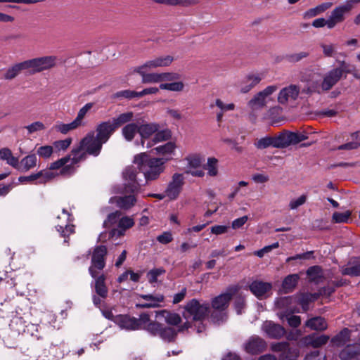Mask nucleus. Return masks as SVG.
<instances>
[{
	"label": "nucleus",
	"instance_id": "17",
	"mask_svg": "<svg viewBox=\"0 0 360 360\" xmlns=\"http://www.w3.org/2000/svg\"><path fill=\"white\" fill-rule=\"evenodd\" d=\"M262 330L270 338L280 339L285 334V328L271 321H266L262 325Z\"/></svg>",
	"mask_w": 360,
	"mask_h": 360
},
{
	"label": "nucleus",
	"instance_id": "2",
	"mask_svg": "<svg viewBox=\"0 0 360 360\" xmlns=\"http://www.w3.org/2000/svg\"><path fill=\"white\" fill-rule=\"evenodd\" d=\"M103 145L95 136L94 131H89L80 140L79 145L72 149L73 162L79 163L85 160L88 155L94 157L98 156Z\"/></svg>",
	"mask_w": 360,
	"mask_h": 360
},
{
	"label": "nucleus",
	"instance_id": "15",
	"mask_svg": "<svg viewBox=\"0 0 360 360\" xmlns=\"http://www.w3.org/2000/svg\"><path fill=\"white\" fill-rule=\"evenodd\" d=\"M140 298L144 300L145 302L136 304L137 309L157 308L161 307V303L164 302L165 297L162 294H141L139 295Z\"/></svg>",
	"mask_w": 360,
	"mask_h": 360
},
{
	"label": "nucleus",
	"instance_id": "19",
	"mask_svg": "<svg viewBox=\"0 0 360 360\" xmlns=\"http://www.w3.org/2000/svg\"><path fill=\"white\" fill-rule=\"evenodd\" d=\"M160 129V126L156 122L144 123L139 125V135L141 136V143L143 148H146L147 141L155 133Z\"/></svg>",
	"mask_w": 360,
	"mask_h": 360
},
{
	"label": "nucleus",
	"instance_id": "9",
	"mask_svg": "<svg viewBox=\"0 0 360 360\" xmlns=\"http://www.w3.org/2000/svg\"><path fill=\"white\" fill-rule=\"evenodd\" d=\"M360 2V0H347L345 4L335 7L328 18L329 25L334 28L338 24L342 22L345 15L348 13L354 5Z\"/></svg>",
	"mask_w": 360,
	"mask_h": 360
},
{
	"label": "nucleus",
	"instance_id": "54",
	"mask_svg": "<svg viewBox=\"0 0 360 360\" xmlns=\"http://www.w3.org/2000/svg\"><path fill=\"white\" fill-rule=\"evenodd\" d=\"M280 318L282 320L285 319L289 326L293 328L298 327L301 323V318L299 316L281 314Z\"/></svg>",
	"mask_w": 360,
	"mask_h": 360
},
{
	"label": "nucleus",
	"instance_id": "36",
	"mask_svg": "<svg viewBox=\"0 0 360 360\" xmlns=\"http://www.w3.org/2000/svg\"><path fill=\"white\" fill-rule=\"evenodd\" d=\"M305 326L314 330H324L328 325L324 318L316 316L307 320Z\"/></svg>",
	"mask_w": 360,
	"mask_h": 360
},
{
	"label": "nucleus",
	"instance_id": "26",
	"mask_svg": "<svg viewBox=\"0 0 360 360\" xmlns=\"http://www.w3.org/2000/svg\"><path fill=\"white\" fill-rule=\"evenodd\" d=\"M135 317H131L129 315L119 314L116 315L115 323L120 328L127 330H136Z\"/></svg>",
	"mask_w": 360,
	"mask_h": 360
},
{
	"label": "nucleus",
	"instance_id": "57",
	"mask_svg": "<svg viewBox=\"0 0 360 360\" xmlns=\"http://www.w3.org/2000/svg\"><path fill=\"white\" fill-rule=\"evenodd\" d=\"M53 153V147L51 146H43L37 150V155L43 158H49Z\"/></svg>",
	"mask_w": 360,
	"mask_h": 360
},
{
	"label": "nucleus",
	"instance_id": "14",
	"mask_svg": "<svg viewBox=\"0 0 360 360\" xmlns=\"http://www.w3.org/2000/svg\"><path fill=\"white\" fill-rule=\"evenodd\" d=\"M184 184V176L182 174L175 173L172 177L166 190V195L170 200H175L180 194Z\"/></svg>",
	"mask_w": 360,
	"mask_h": 360
},
{
	"label": "nucleus",
	"instance_id": "22",
	"mask_svg": "<svg viewBox=\"0 0 360 360\" xmlns=\"http://www.w3.org/2000/svg\"><path fill=\"white\" fill-rule=\"evenodd\" d=\"M173 60L174 58L171 56H160L147 60L146 63H144L139 67L151 70L158 68L167 67L172 63Z\"/></svg>",
	"mask_w": 360,
	"mask_h": 360
},
{
	"label": "nucleus",
	"instance_id": "52",
	"mask_svg": "<svg viewBox=\"0 0 360 360\" xmlns=\"http://www.w3.org/2000/svg\"><path fill=\"white\" fill-rule=\"evenodd\" d=\"M165 273V270L162 268L153 269L147 274V278L150 283L158 282V278Z\"/></svg>",
	"mask_w": 360,
	"mask_h": 360
},
{
	"label": "nucleus",
	"instance_id": "1",
	"mask_svg": "<svg viewBox=\"0 0 360 360\" xmlns=\"http://www.w3.org/2000/svg\"><path fill=\"white\" fill-rule=\"evenodd\" d=\"M169 158H149L146 153H141L135 155L134 163L137 165L147 181H154L159 178L165 170V164Z\"/></svg>",
	"mask_w": 360,
	"mask_h": 360
},
{
	"label": "nucleus",
	"instance_id": "20",
	"mask_svg": "<svg viewBox=\"0 0 360 360\" xmlns=\"http://www.w3.org/2000/svg\"><path fill=\"white\" fill-rule=\"evenodd\" d=\"M342 77V70L339 68H333L328 71L323 78L321 88L323 91H328L335 86Z\"/></svg>",
	"mask_w": 360,
	"mask_h": 360
},
{
	"label": "nucleus",
	"instance_id": "56",
	"mask_svg": "<svg viewBox=\"0 0 360 360\" xmlns=\"http://www.w3.org/2000/svg\"><path fill=\"white\" fill-rule=\"evenodd\" d=\"M25 128L27 129L28 134H31L37 131L44 130L46 127L42 122L36 121L27 126H25Z\"/></svg>",
	"mask_w": 360,
	"mask_h": 360
},
{
	"label": "nucleus",
	"instance_id": "24",
	"mask_svg": "<svg viewBox=\"0 0 360 360\" xmlns=\"http://www.w3.org/2000/svg\"><path fill=\"white\" fill-rule=\"evenodd\" d=\"M249 288L253 295L257 298H262L271 289L272 285L270 283L255 281L251 283Z\"/></svg>",
	"mask_w": 360,
	"mask_h": 360
},
{
	"label": "nucleus",
	"instance_id": "12",
	"mask_svg": "<svg viewBox=\"0 0 360 360\" xmlns=\"http://www.w3.org/2000/svg\"><path fill=\"white\" fill-rule=\"evenodd\" d=\"M73 155L72 151L70 153L52 163L49 166L50 170L58 169L61 168L60 174L62 175H71L75 173V165L78 163L73 162Z\"/></svg>",
	"mask_w": 360,
	"mask_h": 360
},
{
	"label": "nucleus",
	"instance_id": "18",
	"mask_svg": "<svg viewBox=\"0 0 360 360\" xmlns=\"http://www.w3.org/2000/svg\"><path fill=\"white\" fill-rule=\"evenodd\" d=\"M61 218H63L64 221L57 224L56 229L63 237L68 238L70 234L75 232L74 225L70 224V222L72 221V219L71 214L65 209L63 210L61 216H58V219Z\"/></svg>",
	"mask_w": 360,
	"mask_h": 360
},
{
	"label": "nucleus",
	"instance_id": "46",
	"mask_svg": "<svg viewBox=\"0 0 360 360\" xmlns=\"http://www.w3.org/2000/svg\"><path fill=\"white\" fill-rule=\"evenodd\" d=\"M177 332L170 327H162L159 336L166 342H172L176 338Z\"/></svg>",
	"mask_w": 360,
	"mask_h": 360
},
{
	"label": "nucleus",
	"instance_id": "43",
	"mask_svg": "<svg viewBox=\"0 0 360 360\" xmlns=\"http://www.w3.org/2000/svg\"><path fill=\"white\" fill-rule=\"evenodd\" d=\"M185 87L184 83L181 81H173L172 82H165L160 84V89L167 90L174 92H181Z\"/></svg>",
	"mask_w": 360,
	"mask_h": 360
},
{
	"label": "nucleus",
	"instance_id": "61",
	"mask_svg": "<svg viewBox=\"0 0 360 360\" xmlns=\"http://www.w3.org/2000/svg\"><path fill=\"white\" fill-rule=\"evenodd\" d=\"M114 98H125L127 99H131L135 97H138V91L131 90H123L115 93L113 96Z\"/></svg>",
	"mask_w": 360,
	"mask_h": 360
},
{
	"label": "nucleus",
	"instance_id": "4",
	"mask_svg": "<svg viewBox=\"0 0 360 360\" xmlns=\"http://www.w3.org/2000/svg\"><path fill=\"white\" fill-rule=\"evenodd\" d=\"M209 310V303H200L198 300L192 299L184 306V316L186 319L202 321L207 316Z\"/></svg>",
	"mask_w": 360,
	"mask_h": 360
},
{
	"label": "nucleus",
	"instance_id": "40",
	"mask_svg": "<svg viewBox=\"0 0 360 360\" xmlns=\"http://www.w3.org/2000/svg\"><path fill=\"white\" fill-rule=\"evenodd\" d=\"M139 134V126L136 123H128L122 129V134L127 141H131L136 134Z\"/></svg>",
	"mask_w": 360,
	"mask_h": 360
},
{
	"label": "nucleus",
	"instance_id": "60",
	"mask_svg": "<svg viewBox=\"0 0 360 360\" xmlns=\"http://www.w3.org/2000/svg\"><path fill=\"white\" fill-rule=\"evenodd\" d=\"M162 326L156 321H150L149 324L146 327V330L153 335H159Z\"/></svg>",
	"mask_w": 360,
	"mask_h": 360
},
{
	"label": "nucleus",
	"instance_id": "48",
	"mask_svg": "<svg viewBox=\"0 0 360 360\" xmlns=\"http://www.w3.org/2000/svg\"><path fill=\"white\" fill-rule=\"evenodd\" d=\"M218 160L214 158H209L206 165H205V169L207 170V174L210 176H215L218 174L217 168Z\"/></svg>",
	"mask_w": 360,
	"mask_h": 360
},
{
	"label": "nucleus",
	"instance_id": "37",
	"mask_svg": "<svg viewBox=\"0 0 360 360\" xmlns=\"http://www.w3.org/2000/svg\"><path fill=\"white\" fill-rule=\"evenodd\" d=\"M351 330L347 328L342 329L338 335L333 337L331 342L333 345L337 347H342L345 345L351 337Z\"/></svg>",
	"mask_w": 360,
	"mask_h": 360
},
{
	"label": "nucleus",
	"instance_id": "50",
	"mask_svg": "<svg viewBox=\"0 0 360 360\" xmlns=\"http://www.w3.org/2000/svg\"><path fill=\"white\" fill-rule=\"evenodd\" d=\"M309 56L307 51H300L299 53H290L285 56V59L288 62L291 63H296Z\"/></svg>",
	"mask_w": 360,
	"mask_h": 360
},
{
	"label": "nucleus",
	"instance_id": "64",
	"mask_svg": "<svg viewBox=\"0 0 360 360\" xmlns=\"http://www.w3.org/2000/svg\"><path fill=\"white\" fill-rule=\"evenodd\" d=\"M121 212L119 211H116L115 212H112L108 214L107 219L103 222V226L105 227H110L111 225L115 224L117 219L120 217Z\"/></svg>",
	"mask_w": 360,
	"mask_h": 360
},
{
	"label": "nucleus",
	"instance_id": "63",
	"mask_svg": "<svg viewBox=\"0 0 360 360\" xmlns=\"http://www.w3.org/2000/svg\"><path fill=\"white\" fill-rule=\"evenodd\" d=\"M320 46L326 57H332L336 53V46L333 44H321Z\"/></svg>",
	"mask_w": 360,
	"mask_h": 360
},
{
	"label": "nucleus",
	"instance_id": "35",
	"mask_svg": "<svg viewBox=\"0 0 360 360\" xmlns=\"http://www.w3.org/2000/svg\"><path fill=\"white\" fill-rule=\"evenodd\" d=\"M333 6L331 2H326L316 6L314 8L307 10L304 13V18L309 19L324 13Z\"/></svg>",
	"mask_w": 360,
	"mask_h": 360
},
{
	"label": "nucleus",
	"instance_id": "23",
	"mask_svg": "<svg viewBox=\"0 0 360 360\" xmlns=\"http://www.w3.org/2000/svg\"><path fill=\"white\" fill-rule=\"evenodd\" d=\"M150 70L146 69L139 66L134 69V72L141 75V82L143 84L161 83L160 73H148V72Z\"/></svg>",
	"mask_w": 360,
	"mask_h": 360
},
{
	"label": "nucleus",
	"instance_id": "11",
	"mask_svg": "<svg viewBox=\"0 0 360 360\" xmlns=\"http://www.w3.org/2000/svg\"><path fill=\"white\" fill-rule=\"evenodd\" d=\"M122 192L125 195L111 197L109 199V203L115 204L121 210H129L136 204L138 201L136 196L139 193L126 192L124 188H123Z\"/></svg>",
	"mask_w": 360,
	"mask_h": 360
},
{
	"label": "nucleus",
	"instance_id": "45",
	"mask_svg": "<svg viewBox=\"0 0 360 360\" xmlns=\"http://www.w3.org/2000/svg\"><path fill=\"white\" fill-rule=\"evenodd\" d=\"M176 146L173 142H167V143L159 146L154 148L157 154L162 155H171L174 153Z\"/></svg>",
	"mask_w": 360,
	"mask_h": 360
},
{
	"label": "nucleus",
	"instance_id": "58",
	"mask_svg": "<svg viewBox=\"0 0 360 360\" xmlns=\"http://www.w3.org/2000/svg\"><path fill=\"white\" fill-rule=\"evenodd\" d=\"M307 201V195H302L297 198H293L290 200L289 202V208L290 210H294L297 209L299 207L303 205Z\"/></svg>",
	"mask_w": 360,
	"mask_h": 360
},
{
	"label": "nucleus",
	"instance_id": "5",
	"mask_svg": "<svg viewBox=\"0 0 360 360\" xmlns=\"http://www.w3.org/2000/svg\"><path fill=\"white\" fill-rule=\"evenodd\" d=\"M278 90L276 85L266 86L262 91L256 94L248 103V107L252 112H255L265 108L268 103L272 101L271 96Z\"/></svg>",
	"mask_w": 360,
	"mask_h": 360
},
{
	"label": "nucleus",
	"instance_id": "27",
	"mask_svg": "<svg viewBox=\"0 0 360 360\" xmlns=\"http://www.w3.org/2000/svg\"><path fill=\"white\" fill-rule=\"evenodd\" d=\"M329 340V336L326 335H309L305 336L302 342L304 345H311L314 348L319 347L322 345H326Z\"/></svg>",
	"mask_w": 360,
	"mask_h": 360
},
{
	"label": "nucleus",
	"instance_id": "16",
	"mask_svg": "<svg viewBox=\"0 0 360 360\" xmlns=\"http://www.w3.org/2000/svg\"><path fill=\"white\" fill-rule=\"evenodd\" d=\"M266 347V342L264 339L257 336H251L244 344V349L251 354H257L262 352Z\"/></svg>",
	"mask_w": 360,
	"mask_h": 360
},
{
	"label": "nucleus",
	"instance_id": "33",
	"mask_svg": "<svg viewBox=\"0 0 360 360\" xmlns=\"http://www.w3.org/2000/svg\"><path fill=\"white\" fill-rule=\"evenodd\" d=\"M23 70L27 71V67L25 60L16 63L8 68L4 75V78L6 80H11L15 78Z\"/></svg>",
	"mask_w": 360,
	"mask_h": 360
},
{
	"label": "nucleus",
	"instance_id": "8",
	"mask_svg": "<svg viewBox=\"0 0 360 360\" xmlns=\"http://www.w3.org/2000/svg\"><path fill=\"white\" fill-rule=\"evenodd\" d=\"M274 145L276 148H285L290 145H295L300 143L302 141L307 139V136L297 132H292L289 131H285L278 136H274Z\"/></svg>",
	"mask_w": 360,
	"mask_h": 360
},
{
	"label": "nucleus",
	"instance_id": "51",
	"mask_svg": "<svg viewBox=\"0 0 360 360\" xmlns=\"http://www.w3.org/2000/svg\"><path fill=\"white\" fill-rule=\"evenodd\" d=\"M255 146L259 149H264L269 146L275 148L274 138L270 136L262 138L255 143Z\"/></svg>",
	"mask_w": 360,
	"mask_h": 360
},
{
	"label": "nucleus",
	"instance_id": "32",
	"mask_svg": "<svg viewBox=\"0 0 360 360\" xmlns=\"http://www.w3.org/2000/svg\"><path fill=\"white\" fill-rule=\"evenodd\" d=\"M94 281L95 291L98 295L102 298H105L108 296V288L105 285V276L103 274L98 273Z\"/></svg>",
	"mask_w": 360,
	"mask_h": 360
},
{
	"label": "nucleus",
	"instance_id": "30",
	"mask_svg": "<svg viewBox=\"0 0 360 360\" xmlns=\"http://www.w3.org/2000/svg\"><path fill=\"white\" fill-rule=\"evenodd\" d=\"M156 317L157 318H160V317L164 318L165 322L167 324L172 325V326H176V325L179 324L181 321V318L178 314L171 312L166 309L156 311Z\"/></svg>",
	"mask_w": 360,
	"mask_h": 360
},
{
	"label": "nucleus",
	"instance_id": "47",
	"mask_svg": "<svg viewBox=\"0 0 360 360\" xmlns=\"http://www.w3.org/2000/svg\"><path fill=\"white\" fill-rule=\"evenodd\" d=\"M154 2L160 4L167 6H189L192 5L194 1L192 0H153Z\"/></svg>",
	"mask_w": 360,
	"mask_h": 360
},
{
	"label": "nucleus",
	"instance_id": "28",
	"mask_svg": "<svg viewBox=\"0 0 360 360\" xmlns=\"http://www.w3.org/2000/svg\"><path fill=\"white\" fill-rule=\"evenodd\" d=\"M171 137L172 132L169 129H159L158 131L155 133L152 139L150 141H147L146 148H150L158 143L168 141L169 139H171Z\"/></svg>",
	"mask_w": 360,
	"mask_h": 360
},
{
	"label": "nucleus",
	"instance_id": "29",
	"mask_svg": "<svg viewBox=\"0 0 360 360\" xmlns=\"http://www.w3.org/2000/svg\"><path fill=\"white\" fill-rule=\"evenodd\" d=\"M37 158L35 154L28 155L24 157L20 162L18 161V167L15 169L21 172H26L37 166Z\"/></svg>",
	"mask_w": 360,
	"mask_h": 360
},
{
	"label": "nucleus",
	"instance_id": "49",
	"mask_svg": "<svg viewBox=\"0 0 360 360\" xmlns=\"http://www.w3.org/2000/svg\"><path fill=\"white\" fill-rule=\"evenodd\" d=\"M136 330H145L146 327L149 324L150 319V316L147 313H142L140 314L139 318H135Z\"/></svg>",
	"mask_w": 360,
	"mask_h": 360
},
{
	"label": "nucleus",
	"instance_id": "13",
	"mask_svg": "<svg viewBox=\"0 0 360 360\" xmlns=\"http://www.w3.org/2000/svg\"><path fill=\"white\" fill-rule=\"evenodd\" d=\"M300 93V87L296 84H290L281 89L278 94V102L281 105H286L289 102L297 99Z\"/></svg>",
	"mask_w": 360,
	"mask_h": 360
},
{
	"label": "nucleus",
	"instance_id": "62",
	"mask_svg": "<svg viewBox=\"0 0 360 360\" xmlns=\"http://www.w3.org/2000/svg\"><path fill=\"white\" fill-rule=\"evenodd\" d=\"M180 78V75L176 72H161L160 73V81L161 83L164 82H172L173 81L178 80Z\"/></svg>",
	"mask_w": 360,
	"mask_h": 360
},
{
	"label": "nucleus",
	"instance_id": "10",
	"mask_svg": "<svg viewBox=\"0 0 360 360\" xmlns=\"http://www.w3.org/2000/svg\"><path fill=\"white\" fill-rule=\"evenodd\" d=\"M139 171V168L133 165L128 166L123 170L122 177L124 180V188L126 192L140 193L141 185L136 179Z\"/></svg>",
	"mask_w": 360,
	"mask_h": 360
},
{
	"label": "nucleus",
	"instance_id": "25",
	"mask_svg": "<svg viewBox=\"0 0 360 360\" xmlns=\"http://www.w3.org/2000/svg\"><path fill=\"white\" fill-rule=\"evenodd\" d=\"M341 273L352 277L360 276V257L352 258L346 266L342 267Z\"/></svg>",
	"mask_w": 360,
	"mask_h": 360
},
{
	"label": "nucleus",
	"instance_id": "44",
	"mask_svg": "<svg viewBox=\"0 0 360 360\" xmlns=\"http://www.w3.org/2000/svg\"><path fill=\"white\" fill-rule=\"evenodd\" d=\"M134 113L132 112H127L119 115L117 117L114 118L111 122L115 126V129L129 122L132 120Z\"/></svg>",
	"mask_w": 360,
	"mask_h": 360
},
{
	"label": "nucleus",
	"instance_id": "53",
	"mask_svg": "<svg viewBox=\"0 0 360 360\" xmlns=\"http://www.w3.org/2000/svg\"><path fill=\"white\" fill-rule=\"evenodd\" d=\"M72 141L71 138L56 141L53 143V147L56 151H65L70 147Z\"/></svg>",
	"mask_w": 360,
	"mask_h": 360
},
{
	"label": "nucleus",
	"instance_id": "3",
	"mask_svg": "<svg viewBox=\"0 0 360 360\" xmlns=\"http://www.w3.org/2000/svg\"><path fill=\"white\" fill-rule=\"evenodd\" d=\"M231 297V293L226 292L215 297L212 300V307L214 311L211 314V319L214 323H220L226 319L227 314L225 311Z\"/></svg>",
	"mask_w": 360,
	"mask_h": 360
},
{
	"label": "nucleus",
	"instance_id": "42",
	"mask_svg": "<svg viewBox=\"0 0 360 360\" xmlns=\"http://www.w3.org/2000/svg\"><path fill=\"white\" fill-rule=\"evenodd\" d=\"M94 103H87L79 109L76 117L73 120L79 127L86 126L85 117L88 112L93 108Z\"/></svg>",
	"mask_w": 360,
	"mask_h": 360
},
{
	"label": "nucleus",
	"instance_id": "55",
	"mask_svg": "<svg viewBox=\"0 0 360 360\" xmlns=\"http://www.w3.org/2000/svg\"><path fill=\"white\" fill-rule=\"evenodd\" d=\"M271 349L276 352H282V356L290 350L289 343L287 342H281L271 345Z\"/></svg>",
	"mask_w": 360,
	"mask_h": 360
},
{
	"label": "nucleus",
	"instance_id": "41",
	"mask_svg": "<svg viewBox=\"0 0 360 360\" xmlns=\"http://www.w3.org/2000/svg\"><path fill=\"white\" fill-rule=\"evenodd\" d=\"M0 159L6 162L11 167H18V158L13 155L12 151L8 148L0 150Z\"/></svg>",
	"mask_w": 360,
	"mask_h": 360
},
{
	"label": "nucleus",
	"instance_id": "31",
	"mask_svg": "<svg viewBox=\"0 0 360 360\" xmlns=\"http://www.w3.org/2000/svg\"><path fill=\"white\" fill-rule=\"evenodd\" d=\"M261 79H262L259 75L252 74L248 75L240 83V91L243 93L248 92L259 84Z\"/></svg>",
	"mask_w": 360,
	"mask_h": 360
},
{
	"label": "nucleus",
	"instance_id": "34",
	"mask_svg": "<svg viewBox=\"0 0 360 360\" xmlns=\"http://www.w3.org/2000/svg\"><path fill=\"white\" fill-rule=\"evenodd\" d=\"M359 354H360V343H354L347 345L340 352V357L342 360H349Z\"/></svg>",
	"mask_w": 360,
	"mask_h": 360
},
{
	"label": "nucleus",
	"instance_id": "38",
	"mask_svg": "<svg viewBox=\"0 0 360 360\" xmlns=\"http://www.w3.org/2000/svg\"><path fill=\"white\" fill-rule=\"evenodd\" d=\"M300 276L298 274H290L287 276L282 283L283 290L285 293H289L292 292L296 287Z\"/></svg>",
	"mask_w": 360,
	"mask_h": 360
},
{
	"label": "nucleus",
	"instance_id": "6",
	"mask_svg": "<svg viewBox=\"0 0 360 360\" xmlns=\"http://www.w3.org/2000/svg\"><path fill=\"white\" fill-rule=\"evenodd\" d=\"M27 72L34 75L45 70H49L56 66L57 57L55 56H46L38 57L25 60Z\"/></svg>",
	"mask_w": 360,
	"mask_h": 360
},
{
	"label": "nucleus",
	"instance_id": "7",
	"mask_svg": "<svg viewBox=\"0 0 360 360\" xmlns=\"http://www.w3.org/2000/svg\"><path fill=\"white\" fill-rule=\"evenodd\" d=\"M107 253V248L105 245H98L94 248L91 255V266L89 268V272L92 278H96L105 266Z\"/></svg>",
	"mask_w": 360,
	"mask_h": 360
},
{
	"label": "nucleus",
	"instance_id": "59",
	"mask_svg": "<svg viewBox=\"0 0 360 360\" xmlns=\"http://www.w3.org/2000/svg\"><path fill=\"white\" fill-rule=\"evenodd\" d=\"M351 213L349 211L345 212H334L332 217L335 223H346L348 221Z\"/></svg>",
	"mask_w": 360,
	"mask_h": 360
},
{
	"label": "nucleus",
	"instance_id": "39",
	"mask_svg": "<svg viewBox=\"0 0 360 360\" xmlns=\"http://www.w3.org/2000/svg\"><path fill=\"white\" fill-rule=\"evenodd\" d=\"M79 128L80 127L77 124V123L74 120H72L70 123L57 122L53 126L54 130L62 134H67L69 132L75 131Z\"/></svg>",
	"mask_w": 360,
	"mask_h": 360
},
{
	"label": "nucleus",
	"instance_id": "21",
	"mask_svg": "<svg viewBox=\"0 0 360 360\" xmlns=\"http://www.w3.org/2000/svg\"><path fill=\"white\" fill-rule=\"evenodd\" d=\"M115 130V127L111 121L103 122L96 127L95 136L104 144L108 141Z\"/></svg>",
	"mask_w": 360,
	"mask_h": 360
}]
</instances>
